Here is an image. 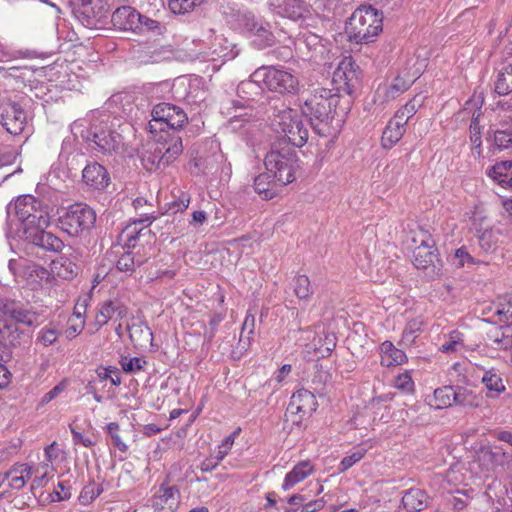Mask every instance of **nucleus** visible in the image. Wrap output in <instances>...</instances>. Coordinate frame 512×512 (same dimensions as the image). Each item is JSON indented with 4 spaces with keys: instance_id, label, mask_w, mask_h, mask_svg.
<instances>
[{
    "instance_id": "f257e3e1",
    "label": "nucleus",
    "mask_w": 512,
    "mask_h": 512,
    "mask_svg": "<svg viewBox=\"0 0 512 512\" xmlns=\"http://www.w3.org/2000/svg\"><path fill=\"white\" fill-rule=\"evenodd\" d=\"M340 97L333 89L316 88L304 101L302 113L309 116L311 125L319 135L329 134V122L337 113Z\"/></svg>"
},
{
    "instance_id": "f03ea898",
    "label": "nucleus",
    "mask_w": 512,
    "mask_h": 512,
    "mask_svg": "<svg viewBox=\"0 0 512 512\" xmlns=\"http://www.w3.org/2000/svg\"><path fill=\"white\" fill-rule=\"evenodd\" d=\"M182 152L181 137L173 135L168 138L159 134L155 135V139L145 145L141 153V162L147 171H156L168 166Z\"/></svg>"
},
{
    "instance_id": "7ed1b4c3",
    "label": "nucleus",
    "mask_w": 512,
    "mask_h": 512,
    "mask_svg": "<svg viewBox=\"0 0 512 512\" xmlns=\"http://www.w3.org/2000/svg\"><path fill=\"white\" fill-rule=\"evenodd\" d=\"M383 16L372 6L357 8L346 22L345 31L351 42L368 44L382 31Z\"/></svg>"
},
{
    "instance_id": "20e7f679",
    "label": "nucleus",
    "mask_w": 512,
    "mask_h": 512,
    "mask_svg": "<svg viewBox=\"0 0 512 512\" xmlns=\"http://www.w3.org/2000/svg\"><path fill=\"white\" fill-rule=\"evenodd\" d=\"M7 214L22 224L23 232L26 228H47L50 224L47 206L30 194L18 196L14 202H10Z\"/></svg>"
},
{
    "instance_id": "39448f33",
    "label": "nucleus",
    "mask_w": 512,
    "mask_h": 512,
    "mask_svg": "<svg viewBox=\"0 0 512 512\" xmlns=\"http://www.w3.org/2000/svg\"><path fill=\"white\" fill-rule=\"evenodd\" d=\"M271 126L295 147L304 146L308 140V129L304 125L302 115L291 108L284 107L274 113Z\"/></svg>"
},
{
    "instance_id": "423d86ee",
    "label": "nucleus",
    "mask_w": 512,
    "mask_h": 512,
    "mask_svg": "<svg viewBox=\"0 0 512 512\" xmlns=\"http://www.w3.org/2000/svg\"><path fill=\"white\" fill-rule=\"evenodd\" d=\"M296 151L291 147L272 148L265 156L264 164L268 173L281 186L295 180L298 168Z\"/></svg>"
},
{
    "instance_id": "0eeeda50",
    "label": "nucleus",
    "mask_w": 512,
    "mask_h": 512,
    "mask_svg": "<svg viewBox=\"0 0 512 512\" xmlns=\"http://www.w3.org/2000/svg\"><path fill=\"white\" fill-rule=\"evenodd\" d=\"M82 137L93 151L104 155H116L123 150V137L106 122H92Z\"/></svg>"
},
{
    "instance_id": "6e6552de",
    "label": "nucleus",
    "mask_w": 512,
    "mask_h": 512,
    "mask_svg": "<svg viewBox=\"0 0 512 512\" xmlns=\"http://www.w3.org/2000/svg\"><path fill=\"white\" fill-rule=\"evenodd\" d=\"M253 78L262 81L270 92L280 95H294L299 90L298 78L280 66H261L253 72Z\"/></svg>"
},
{
    "instance_id": "1a4fd4ad",
    "label": "nucleus",
    "mask_w": 512,
    "mask_h": 512,
    "mask_svg": "<svg viewBox=\"0 0 512 512\" xmlns=\"http://www.w3.org/2000/svg\"><path fill=\"white\" fill-rule=\"evenodd\" d=\"M152 120L149 122L151 133L163 134L166 137L177 135L176 131L182 128L188 121L184 110L170 103H159L152 109Z\"/></svg>"
},
{
    "instance_id": "9d476101",
    "label": "nucleus",
    "mask_w": 512,
    "mask_h": 512,
    "mask_svg": "<svg viewBox=\"0 0 512 512\" xmlns=\"http://www.w3.org/2000/svg\"><path fill=\"white\" fill-rule=\"evenodd\" d=\"M96 222V213L89 205L75 203L70 205L59 217L61 229L70 236L91 230Z\"/></svg>"
},
{
    "instance_id": "9b49d317",
    "label": "nucleus",
    "mask_w": 512,
    "mask_h": 512,
    "mask_svg": "<svg viewBox=\"0 0 512 512\" xmlns=\"http://www.w3.org/2000/svg\"><path fill=\"white\" fill-rule=\"evenodd\" d=\"M360 69L351 56H344L333 72V90L341 96V93L351 95L360 82Z\"/></svg>"
},
{
    "instance_id": "f8f14e48",
    "label": "nucleus",
    "mask_w": 512,
    "mask_h": 512,
    "mask_svg": "<svg viewBox=\"0 0 512 512\" xmlns=\"http://www.w3.org/2000/svg\"><path fill=\"white\" fill-rule=\"evenodd\" d=\"M413 264L417 269L424 270L430 278L440 276L443 268L437 249L425 241L414 249Z\"/></svg>"
},
{
    "instance_id": "ddd939ff",
    "label": "nucleus",
    "mask_w": 512,
    "mask_h": 512,
    "mask_svg": "<svg viewBox=\"0 0 512 512\" xmlns=\"http://www.w3.org/2000/svg\"><path fill=\"white\" fill-rule=\"evenodd\" d=\"M23 234L31 250L38 248L45 252L59 253L65 246L62 239L46 231V228H26Z\"/></svg>"
},
{
    "instance_id": "4468645a",
    "label": "nucleus",
    "mask_w": 512,
    "mask_h": 512,
    "mask_svg": "<svg viewBox=\"0 0 512 512\" xmlns=\"http://www.w3.org/2000/svg\"><path fill=\"white\" fill-rule=\"evenodd\" d=\"M0 120L7 132L12 135H19L26 126L27 114L19 103L3 101L0 104Z\"/></svg>"
},
{
    "instance_id": "2eb2a0df",
    "label": "nucleus",
    "mask_w": 512,
    "mask_h": 512,
    "mask_svg": "<svg viewBox=\"0 0 512 512\" xmlns=\"http://www.w3.org/2000/svg\"><path fill=\"white\" fill-rule=\"evenodd\" d=\"M72 3L75 17L87 28L96 27L104 17L102 0H73Z\"/></svg>"
},
{
    "instance_id": "dca6fc26",
    "label": "nucleus",
    "mask_w": 512,
    "mask_h": 512,
    "mask_svg": "<svg viewBox=\"0 0 512 512\" xmlns=\"http://www.w3.org/2000/svg\"><path fill=\"white\" fill-rule=\"evenodd\" d=\"M317 406L318 403L314 394L306 389H299L290 399L286 416H298V419L293 420V423L298 424L303 418L310 417L316 411Z\"/></svg>"
},
{
    "instance_id": "f3484780",
    "label": "nucleus",
    "mask_w": 512,
    "mask_h": 512,
    "mask_svg": "<svg viewBox=\"0 0 512 512\" xmlns=\"http://www.w3.org/2000/svg\"><path fill=\"white\" fill-rule=\"evenodd\" d=\"M267 5L274 13L293 21H305L311 16L305 0H268Z\"/></svg>"
},
{
    "instance_id": "a211bd4d",
    "label": "nucleus",
    "mask_w": 512,
    "mask_h": 512,
    "mask_svg": "<svg viewBox=\"0 0 512 512\" xmlns=\"http://www.w3.org/2000/svg\"><path fill=\"white\" fill-rule=\"evenodd\" d=\"M179 489L176 486L161 484L151 497L150 505L154 512H175L178 506Z\"/></svg>"
},
{
    "instance_id": "6ab92c4d",
    "label": "nucleus",
    "mask_w": 512,
    "mask_h": 512,
    "mask_svg": "<svg viewBox=\"0 0 512 512\" xmlns=\"http://www.w3.org/2000/svg\"><path fill=\"white\" fill-rule=\"evenodd\" d=\"M483 314H491L483 319L487 323L502 324L512 320V294L499 296Z\"/></svg>"
},
{
    "instance_id": "aec40b11",
    "label": "nucleus",
    "mask_w": 512,
    "mask_h": 512,
    "mask_svg": "<svg viewBox=\"0 0 512 512\" xmlns=\"http://www.w3.org/2000/svg\"><path fill=\"white\" fill-rule=\"evenodd\" d=\"M83 182L93 190H104L110 183L107 169L98 162L88 163L82 171Z\"/></svg>"
},
{
    "instance_id": "412c9836",
    "label": "nucleus",
    "mask_w": 512,
    "mask_h": 512,
    "mask_svg": "<svg viewBox=\"0 0 512 512\" xmlns=\"http://www.w3.org/2000/svg\"><path fill=\"white\" fill-rule=\"evenodd\" d=\"M141 19L142 15L134 8L122 6L113 12L111 21L120 30L136 32L141 27Z\"/></svg>"
},
{
    "instance_id": "4be33fe9",
    "label": "nucleus",
    "mask_w": 512,
    "mask_h": 512,
    "mask_svg": "<svg viewBox=\"0 0 512 512\" xmlns=\"http://www.w3.org/2000/svg\"><path fill=\"white\" fill-rule=\"evenodd\" d=\"M431 497L420 488H410L402 492L401 504L408 512H421L431 503Z\"/></svg>"
},
{
    "instance_id": "5701e85b",
    "label": "nucleus",
    "mask_w": 512,
    "mask_h": 512,
    "mask_svg": "<svg viewBox=\"0 0 512 512\" xmlns=\"http://www.w3.org/2000/svg\"><path fill=\"white\" fill-rule=\"evenodd\" d=\"M486 175L497 185L512 189V160L496 162L487 169Z\"/></svg>"
},
{
    "instance_id": "b1692460",
    "label": "nucleus",
    "mask_w": 512,
    "mask_h": 512,
    "mask_svg": "<svg viewBox=\"0 0 512 512\" xmlns=\"http://www.w3.org/2000/svg\"><path fill=\"white\" fill-rule=\"evenodd\" d=\"M210 49L213 60L223 59L224 61L234 59L240 51L236 43L224 36H216Z\"/></svg>"
},
{
    "instance_id": "393cba45",
    "label": "nucleus",
    "mask_w": 512,
    "mask_h": 512,
    "mask_svg": "<svg viewBox=\"0 0 512 512\" xmlns=\"http://www.w3.org/2000/svg\"><path fill=\"white\" fill-rule=\"evenodd\" d=\"M33 474V469L30 465L23 464H15L11 467L10 470L3 473V479L9 481V487L12 489L20 490L26 484V482L31 478Z\"/></svg>"
},
{
    "instance_id": "a878e982",
    "label": "nucleus",
    "mask_w": 512,
    "mask_h": 512,
    "mask_svg": "<svg viewBox=\"0 0 512 512\" xmlns=\"http://www.w3.org/2000/svg\"><path fill=\"white\" fill-rule=\"evenodd\" d=\"M314 472V466L309 460H304L296 464L284 478L282 489L287 491L296 484L306 479Z\"/></svg>"
},
{
    "instance_id": "bb28decb",
    "label": "nucleus",
    "mask_w": 512,
    "mask_h": 512,
    "mask_svg": "<svg viewBox=\"0 0 512 512\" xmlns=\"http://www.w3.org/2000/svg\"><path fill=\"white\" fill-rule=\"evenodd\" d=\"M487 345L493 350L512 349V325L496 327L488 333Z\"/></svg>"
},
{
    "instance_id": "cd10ccee",
    "label": "nucleus",
    "mask_w": 512,
    "mask_h": 512,
    "mask_svg": "<svg viewBox=\"0 0 512 512\" xmlns=\"http://www.w3.org/2000/svg\"><path fill=\"white\" fill-rule=\"evenodd\" d=\"M127 314L126 308L117 301H106L98 311L95 317L97 329L105 325L115 315L122 319Z\"/></svg>"
},
{
    "instance_id": "c85d7f7f",
    "label": "nucleus",
    "mask_w": 512,
    "mask_h": 512,
    "mask_svg": "<svg viewBox=\"0 0 512 512\" xmlns=\"http://www.w3.org/2000/svg\"><path fill=\"white\" fill-rule=\"evenodd\" d=\"M404 133L405 126L403 122H398L394 118L391 119L382 133L381 143L383 148H392L403 137Z\"/></svg>"
},
{
    "instance_id": "c756f323",
    "label": "nucleus",
    "mask_w": 512,
    "mask_h": 512,
    "mask_svg": "<svg viewBox=\"0 0 512 512\" xmlns=\"http://www.w3.org/2000/svg\"><path fill=\"white\" fill-rule=\"evenodd\" d=\"M270 173L259 174L254 179V191L264 200H270L277 194L275 180L272 181Z\"/></svg>"
},
{
    "instance_id": "7c9ffc66",
    "label": "nucleus",
    "mask_w": 512,
    "mask_h": 512,
    "mask_svg": "<svg viewBox=\"0 0 512 512\" xmlns=\"http://www.w3.org/2000/svg\"><path fill=\"white\" fill-rule=\"evenodd\" d=\"M481 402L482 397L479 394H476L472 389L455 385V405L476 408L481 405Z\"/></svg>"
},
{
    "instance_id": "2f4dec72",
    "label": "nucleus",
    "mask_w": 512,
    "mask_h": 512,
    "mask_svg": "<svg viewBox=\"0 0 512 512\" xmlns=\"http://www.w3.org/2000/svg\"><path fill=\"white\" fill-rule=\"evenodd\" d=\"M425 96L418 94L409 100L403 107L398 109L394 115V119L398 122H403L406 126L410 118H412L418 109L423 105Z\"/></svg>"
},
{
    "instance_id": "473e14b6",
    "label": "nucleus",
    "mask_w": 512,
    "mask_h": 512,
    "mask_svg": "<svg viewBox=\"0 0 512 512\" xmlns=\"http://www.w3.org/2000/svg\"><path fill=\"white\" fill-rule=\"evenodd\" d=\"M4 313L15 322L26 326H33L38 323L39 316L35 312L22 307H16L14 305L6 306Z\"/></svg>"
},
{
    "instance_id": "72a5a7b5",
    "label": "nucleus",
    "mask_w": 512,
    "mask_h": 512,
    "mask_svg": "<svg viewBox=\"0 0 512 512\" xmlns=\"http://www.w3.org/2000/svg\"><path fill=\"white\" fill-rule=\"evenodd\" d=\"M417 78V73H414L412 77L404 78L403 76H397L389 87L385 91V99L387 101L394 100L402 93L407 91Z\"/></svg>"
},
{
    "instance_id": "f704fd0d",
    "label": "nucleus",
    "mask_w": 512,
    "mask_h": 512,
    "mask_svg": "<svg viewBox=\"0 0 512 512\" xmlns=\"http://www.w3.org/2000/svg\"><path fill=\"white\" fill-rule=\"evenodd\" d=\"M52 269L63 279H73L78 274V266L66 256L53 260Z\"/></svg>"
},
{
    "instance_id": "c9c22d12",
    "label": "nucleus",
    "mask_w": 512,
    "mask_h": 512,
    "mask_svg": "<svg viewBox=\"0 0 512 512\" xmlns=\"http://www.w3.org/2000/svg\"><path fill=\"white\" fill-rule=\"evenodd\" d=\"M262 81H256L253 78V73L248 80L242 81L237 87V93L247 101H254L257 96L262 94Z\"/></svg>"
},
{
    "instance_id": "e433bc0d",
    "label": "nucleus",
    "mask_w": 512,
    "mask_h": 512,
    "mask_svg": "<svg viewBox=\"0 0 512 512\" xmlns=\"http://www.w3.org/2000/svg\"><path fill=\"white\" fill-rule=\"evenodd\" d=\"M495 92L499 95H507L512 92V62L499 71L495 81Z\"/></svg>"
},
{
    "instance_id": "4c0bfd02",
    "label": "nucleus",
    "mask_w": 512,
    "mask_h": 512,
    "mask_svg": "<svg viewBox=\"0 0 512 512\" xmlns=\"http://www.w3.org/2000/svg\"><path fill=\"white\" fill-rule=\"evenodd\" d=\"M255 329V315L249 310L246 314V317L244 319V322L242 324L241 333H240V339H239V345L240 349L247 350L250 341H251V335H253Z\"/></svg>"
},
{
    "instance_id": "58836bf2",
    "label": "nucleus",
    "mask_w": 512,
    "mask_h": 512,
    "mask_svg": "<svg viewBox=\"0 0 512 512\" xmlns=\"http://www.w3.org/2000/svg\"><path fill=\"white\" fill-rule=\"evenodd\" d=\"M434 398L437 402L436 407L438 409L452 406L454 404L455 398V386L447 385L441 388H437L434 391Z\"/></svg>"
},
{
    "instance_id": "ea45409f",
    "label": "nucleus",
    "mask_w": 512,
    "mask_h": 512,
    "mask_svg": "<svg viewBox=\"0 0 512 512\" xmlns=\"http://www.w3.org/2000/svg\"><path fill=\"white\" fill-rule=\"evenodd\" d=\"M293 290L299 300H308L313 294V289L308 276L298 275L295 277Z\"/></svg>"
},
{
    "instance_id": "a19ab883",
    "label": "nucleus",
    "mask_w": 512,
    "mask_h": 512,
    "mask_svg": "<svg viewBox=\"0 0 512 512\" xmlns=\"http://www.w3.org/2000/svg\"><path fill=\"white\" fill-rule=\"evenodd\" d=\"M144 263V259H135V256L131 251H127L123 253L120 258L116 262V268L120 272H125L127 274H132L135 270V266L142 265Z\"/></svg>"
},
{
    "instance_id": "79ce46f5",
    "label": "nucleus",
    "mask_w": 512,
    "mask_h": 512,
    "mask_svg": "<svg viewBox=\"0 0 512 512\" xmlns=\"http://www.w3.org/2000/svg\"><path fill=\"white\" fill-rule=\"evenodd\" d=\"M169 8L174 14H186L204 4L205 0H168Z\"/></svg>"
},
{
    "instance_id": "37998d69",
    "label": "nucleus",
    "mask_w": 512,
    "mask_h": 512,
    "mask_svg": "<svg viewBox=\"0 0 512 512\" xmlns=\"http://www.w3.org/2000/svg\"><path fill=\"white\" fill-rule=\"evenodd\" d=\"M137 222L128 225L123 230V235L126 237V245L128 248H135L136 242L146 234H150L151 230H145L146 228H138Z\"/></svg>"
},
{
    "instance_id": "c03bdc74",
    "label": "nucleus",
    "mask_w": 512,
    "mask_h": 512,
    "mask_svg": "<svg viewBox=\"0 0 512 512\" xmlns=\"http://www.w3.org/2000/svg\"><path fill=\"white\" fill-rule=\"evenodd\" d=\"M268 23H262L261 29H257L256 32H253L252 35L255 37L254 42L258 45L259 48H265L268 46H272L275 43V37L273 33L269 30Z\"/></svg>"
},
{
    "instance_id": "a18cd8bd",
    "label": "nucleus",
    "mask_w": 512,
    "mask_h": 512,
    "mask_svg": "<svg viewBox=\"0 0 512 512\" xmlns=\"http://www.w3.org/2000/svg\"><path fill=\"white\" fill-rule=\"evenodd\" d=\"M85 321L80 312L75 311L68 319L65 335L67 338H73L84 329Z\"/></svg>"
},
{
    "instance_id": "49530a36",
    "label": "nucleus",
    "mask_w": 512,
    "mask_h": 512,
    "mask_svg": "<svg viewBox=\"0 0 512 512\" xmlns=\"http://www.w3.org/2000/svg\"><path fill=\"white\" fill-rule=\"evenodd\" d=\"M122 369L126 373L135 374L142 371L146 365V360L143 357H133L123 355L120 360Z\"/></svg>"
},
{
    "instance_id": "de8ad7c7",
    "label": "nucleus",
    "mask_w": 512,
    "mask_h": 512,
    "mask_svg": "<svg viewBox=\"0 0 512 512\" xmlns=\"http://www.w3.org/2000/svg\"><path fill=\"white\" fill-rule=\"evenodd\" d=\"M476 236L478 238L479 246L485 252L489 251L495 244L496 239L493 231L490 228H475Z\"/></svg>"
},
{
    "instance_id": "09e8293b",
    "label": "nucleus",
    "mask_w": 512,
    "mask_h": 512,
    "mask_svg": "<svg viewBox=\"0 0 512 512\" xmlns=\"http://www.w3.org/2000/svg\"><path fill=\"white\" fill-rule=\"evenodd\" d=\"M239 25L252 35L257 29H261L263 21L256 18L252 12H244L239 16Z\"/></svg>"
},
{
    "instance_id": "8fccbe9b",
    "label": "nucleus",
    "mask_w": 512,
    "mask_h": 512,
    "mask_svg": "<svg viewBox=\"0 0 512 512\" xmlns=\"http://www.w3.org/2000/svg\"><path fill=\"white\" fill-rule=\"evenodd\" d=\"M464 348L462 334L458 331H452L448 335V340L442 344L441 352H457Z\"/></svg>"
},
{
    "instance_id": "3c124183",
    "label": "nucleus",
    "mask_w": 512,
    "mask_h": 512,
    "mask_svg": "<svg viewBox=\"0 0 512 512\" xmlns=\"http://www.w3.org/2000/svg\"><path fill=\"white\" fill-rule=\"evenodd\" d=\"M495 147L504 150L512 147V127L505 130H496L493 136Z\"/></svg>"
},
{
    "instance_id": "603ef678",
    "label": "nucleus",
    "mask_w": 512,
    "mask_h": 512,
    "mask_svg": "<svg viewBox=\"0 0 512 512\" xmlns=\"http://www.w3.org/2000/svg\"><path fill=\"white\" fill-rule=\"evenodd\" d=\"M298 49L300 51L305 47L308 51H316L322 48L321 39L314 33H304L297 41Z\"/></svg>"
},
{
    "instance_id": "864d4df0",
    "label": "nucleus",
    "mask_w": 512,
    "mask_h": 512,
    "mask_svg": "<svg viewBox=\"0 0 512 512\" xmlns=\"http://www.w3.org/2000/svg\"><path fill=\"white\" fill-rule=\"evenodd\" d=\"M451 262L457 268L475 264L474 258L469 254L467 248L464 246L455 250V253L451 258Z\"/></svg>"
},
{
    "instance_id": "5fc2aeb1",
    "label": "nucleus",
    "mask_w": 512,
    "mask_h": 512,
    "mask_svg": "<svg viewBox=\"0 0 512 512\" xmlns=\"http://www.w3.org/2000/svg\"><path fill=\"white\" fill-rule=\"evenodd\" d=\"M336 335L334 333H323V344H314L306 352H333L336 348Z\"/></svg>"
},
{
    "instance_id": "6e6d98bb",
    "label": "nucleus",
    "mask_w": 512,
    "mask_h": 512,
    "mask_svg": "<svg viewBox=\"0 0 512 512\" xmlns=\"http://www.w3.org/2000/svg\"><path fill=\"white\" fill-rule=\"evenodd\" d=\"M486 388L490 392H495L496 394L501 393L505 390V386L503 385L502 379L491 372H486L482 379Z\"/></svg>"
},
{
    "instance_id": "4d7b16f0",
    "label": "nucleus",
    "mask_w": 512,
    "mask_h": 512,
    "mask_svg": "<svg viewBox=\"0 0 512 512\" xmlns=\"http://www.w3.org/2000/svg\"><path fill=\"white\" fill-rule=\"evenodd\" d=\"M485 457L494 465H504L508 455L500 447H490L482 450Z\"/></svg>"
},
{
    "instance_id": "13d9d810",
    "label": "nucleus",
    "mask_w": 512,
    "mask_h": 512,
    "mask_svg": "<svg viewBox=\"0 0 512 512\" xmlns=\"http://www.w3.org/2000/svg\"><path fill=\"white\" fill-rule=\"evenodd\" d=\"M102 492L103 488L101 485L89 483L83 488L79 498L83 504H88L95 500Z\"/></svg>"
},
{
    "instance_id": "bf43d9fd",
    "label": "nucleus",
    "mask_w": 512,
    "mask_h": 512,
    "mask_svg": "<svg viewBox=\"0 0 512 512\" xmlns=\"http://www.w3.org/2000/svg\"><path fill=\"white\" fill-rule=\"evenodd\" d=\"M394 386L405 393H410L414 390V382L408 373L399 374L394 380Z\"/></svg>"
},
{
    "instance_id": "052dcab7",
    "label": "nucleus",
    "mask_w": 512,
    "mask_h": 512,
    "mask_svg": "<svg viewBox=\"0 0 512 512\" xmlns=\"http://www.w3.org/2000/svg\"><path fill=\"white\" fill-rule=\"evenodd\" d=\"M364 449H358L352 454L344 457L340 462V471L344 472L352 467L355 463L359 462L365 455Z\"/></svg>"
},
{
    "instance_id": "680f3d73",
    "label": "nucleus",
    "mask_w": 512,
    "mask_h": 512,
    "mask_svg": "<svg viewBox=\"0 0 512 512\" xmlns=\"http://www.w3.org/2000/svg\"><path fill=\"white\" fill-rule=\"evenodd\" d=\"M27 265H29V262L27 260L21 258L10 259L8 262V269L14 276H25L28 273Z\"/></svg>"
},
{
    "instance_id": "e2e57ef3",
    "label": "nucleus",
    "mask_w": 512,
    "mask_h": 512,
    "mask_svg": "<svg viewBox=\"0 0 512 512\" xmlns=\"http://www.w3.org/2000/svg\"><path fill=\"white\" fill-rule=\"evenodd\" d=\"M118 430L119 425L116 422H111L107 425V431L112 438L114 446L117 447L121 452H125L127 450V445L118 435Z\"/></svg>"
},
{
    "instance_id": "0e129e2a",
    "label": "nucleus",
    "mask_w": 512,
    "mask_h": 512,
    "mask_svg": "<svg viewBox=\"0 0 512 512\" xmlns=\"http://www.w3.org/2000/svg\"><path fill=\"white\" fill-rule=\"evenodd\" d=\"M325 505L323 499L307 500L304 504L295 507L294 512H317L321 510Z\"/></svg>"
},
{
    "instance_id": "69168bd1",
    "label": "nucleus",
    "mask_w": 512,
    "mask_h": 512,
    "mask_svg": "<svg viewBox=\"0 0 512 512\" xmlns=\"http://www.w3.org/2000/svg\"><path fill=\"white\" fill-rule=\"evenodd\" d=\"M136 32H157L158 34H160L161 25L158 21L142 15L141 27H139Z\"/></svg>"
},
{
    "instance_id": "338daca9",
    "label": "nucleus",
    "mask_w": 512,
    "mask_h": 512,
    "mask_svg": "<svg viewBox=\"0 0 512 512\" xmlns=\"http://www.w3.org/2000/svg\"><path fill=\"white\" fill-rule=\"evenodd\" d=\"M450 504L456 512H461L468 505V496L464 491H457L456 495L452 496Z\"/></svg>"
},
{
    "instance_id": "774afa93",
    "label": "nucleus",
    "mask_w": 512,
    "mask_h": 512,
    "mask_svg": "<svg viewBox=\"0 0 512 512\" xmlns=\"http://www.w3.org/2000/svg\"><path fill=\"white\" fill-rule=\"evenodd\" d=\"M189 203L190 196L185 192H180L179 199L171 202L169 210L173 211V213L184 211L188 208Z\"/></svg>"
}]
</instances>
